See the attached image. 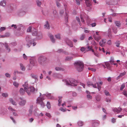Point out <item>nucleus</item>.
Instances as JSON below:
<instances>
[{
	"mask_svg": "<svg viewBox=\"0 0 127 127\" xmlns=\"http://www.w3.org/2000/svg\"><path fill=\"white\" fill-rule=\"evenodd\" d=\"M55 37L57 39H58L59 40L61 39V37L59 33H58L57 34L55 35Z\"/></svg>",
	"mask_w": 127,
	"mask_h": 127,
	"instance_id": "nucleus-33",
	"label": "nucleus"
},
{
	"mask_svg": "<svg viewBox=\"0 0 127 127\" xmlns=\"http://www.w3.org/2000/svg\"><path fill=\"white\" fill-rule=\"evenodd\" d=\"M32 110L29 109V114H28V115L29 116H30L31 115L32 113Z\"/></svg>",
	"mask_w": 127,
	"mask_h": 127,
	"instance_id": "nucleus-51",
	"label": "nucleus"
},
{
	"mask_svg": "<svg viewBox=\"0 0 127 127\" xmlns=\"http://www.w3.org/2000/svg\"><path fill=\"white\" fill-rule=\"evenodd\" d=\"M83 17H84L83 16L82 14H81L80 18H81V21L83 23H85V21H84V20L83 19Z\"/></svg>",
	"mask_w": 127,
	"mask_h": 127,
	"instance_id": "nucleus-43",
	"label": "nucleus"
},
{
	"mask_svg": "<svg viewBox=\"0 0 127 127\" xmlns=\"http://www.w3.org/2000/svg\"><path fill=\"white\" fill-rule=\"evenodd\" d=\"M113 32L115 33H116L117 32V28L115 26H113L112 28Z\"/></svg>",
	"mask_w": 127,
	"mask_h": 127,
	"instance_id": "nucleus-24",
	"label": "nucleus"
},
{
	"mask_svg": "<svg viewBox=\"0 0 127 127\" xmlns=\"http://www.w3.org/2000/svg\"><path fill=\"white\" fill-rule=\"evenodd\" d=\"M20 99L21 101H20L19 102V105L21 106H24L26 102V100L23 99L22 98H20Z\"/></svg>",
	"mask_w": 127,
	"mask_h": 127,
	"instance_id": "nucleus-8",
	"label": "nucleus"
},
{
	"mask_svg": "<svg viewBox=\"0 0 127 127\" xmlns=\"http://www.w3.org/2000/svg\"><path fill=\"white\" fill-rule=\"evenodd\" d=\"M2 95L3 97H7L8 96V94L7 93H3L2 94Z\"/></svg>",
	"mask_w": 127,
	"mask_h": 127,
	"instance_id": "nucleus-35",
	"label": "nucleus"
},
{
	"mask_svg": "<svg viewBox=\"0 0 127 127\" xmlns=\"http://www.w3.org/2000/svg\"><path fill=\"white\" fill-rule=\"evenodd\" d=\"M105 65L106 66L107 68L109 70H110V66L109 64L108 63L106 62L105 63Z\"/></svg>",
	"mask_w": 127,
	"mask_h": 127,
	"instance_id": "nucleus-29",
	"label": "nucleus"
},
{
	"mask_svg": "<svg viewBox=\"0 0 127 127\" xmlns=\"http://www.w3.org/2000/svg\"><path fill=\"white\" fill-rule=\"evenodd\" d=\"M85 36V35H84V34L82 35L80 37V39L81 40H83L84 39V38Z\"/></svg>",
	"mask_w": 127,
	"mask_h": 127,
	"instance_id": "nucleus-59",
	"label": "nucleus"
},
{
	"mask_svg": "<svg viewBox=\"0 0 127 127\" xmlns=\"http://www.w3.org/2000/svg\"><path fill=\"white\" fill-rule=\"evenodd\" d=\"M105 93L106 95H110V94L109 92L106 90H105Z\"/></svg>",
	"mask_w": 127,
	"mask_h": 127,
	"instance_id": "nucleus-64",
	"label": "nucleus"
},
{
	"mask_svg": "<svg viewBox=\"0 0 127 127\" xmlns=\"http://www.w3.org/2000/svg\"><path fill=\"white\" fill-rule=\"evenodd\" d=\"M9 110L12 112L15 111L16 110L14 109H13L10 106L8 108Z\"/></svg>",
	"mask_w": 127,
	"mask_h": 127,
	"instance_id": "nucleus-48",
	"label": "nucleus"
},
{
	"mask_svg": "<svg viewBox=\"0 0 127 127\" xmlns=\"http://www.w3.org/2000/svg\"><path fill=\"white\" fill-rule=\"evenodd\" d=\"M20 65L21 70L23 71H25V67L23 64H20Z\"/></svg>",
	"mask_w": 127,
	"mask_h": 127,
	"instance_id": "nucleus-30",
	"label": "nucleus"
},
{
	"mask_svg": "<svg viewBox=\"0 0 127 127\" xmlns=\"http://www.w3.org/2000/svg\"><path fill=\"white\" fill-rule=\"evenodd\" d=\"M13 85L16 87H18L19 84L16 82H14L13 83Z\"/></svg>",
	"mask_w": 127,
	"mask_h": 127,
	"instance_id": "nucleus-44",
	"label": "nucleus"
},
{
	"mask_svg": "<svg viewBox=\"0 0 127 127\" xmlns=\"http://www.w3.org/2000/svg\"><path fill=\"white\" fill-rule=\"evenodd\" d=\"M115 61L114 58L112 57H111V58L110 60V63H111V62H114Z\"/></svg>",
	"mask_w": 127,
	"mask_h": 127,
	"instance_id": "nucleus-62",
	"label": "nucleus"
},
{
	"mask_svg": "<svg viewBox=\"0 0 127 127\" xmlns=\"http://www.w3.org/2000/svg\"><path fill=\"white\" fill-rule=\"evenodd\" d=\"M73 57H72L67 56L66 57L65 60L66 61H69L72 60Z\"/></svg>",
	"mask_w": 127,
	"mask_h": 127,
	"instance_id": "nucleus-31",
	"label": "nucleus"
},
{
	"mask_svg": "<svg viewBox=\"0 0 127 127\" xmlns=\"http://www.w3.org/2000/svg\"><path fill=\"white\" fill-rule=\"evenodd\" d=\"M10 35V34L8 32H6L4 34V36L5 37H9Z\"/></svg>",
	"mask_w": 127,
	"mask_h": 127,
	"instance_id": "nucleus-54",
	"label": "nucleus"
},
{
	"mask_svg": "<svg viewBox=\"0 0 127 127\" xmlns=\"http://www.w3.org/2000/svg\"><path fill=\"white\" fill-rule=\"evenodd\" d=\"M125 86L124 83H123L122 84L120 88V90H122L125 87Z\"/></svg>",
	"mask_w": 127,
	"mask_h": 127,
	"instance_id": "nucleus-49",
	"label": "nucleus"
},
{
	"mask_svg": "<svg viewBox=\"0 0 127 127\" xmlns=\"http://www.w3.org/2000/svg\"><path fill=\"white\" fill-rule=\"evenodd\" d=\"M36 2L37 6H40L41 4V3L40 1L38 0H37L36 1Z\"/></svg>",
	"mask_w": 127,
	"mask_h": 127,
	"instance_id": "nucleus-40",
	"label": "nucleus"
},
{
	"mask_svg": "<svg viewBox=\"0 0 127 127\" xmlns=\"http://www.w3.org/2000/svg\"><path fill=\"white\" fill-rule=\"evenodd\" d=\"M5 75L7 77L10 78V74L8 73H6L5 74Z\"/></svg>",
	"mask_w": 127,
	"mask_h": 127,
	"instance_id": "nucleus-53",
	"label": "nucleus"
},
{
	"mask_svg": "<svg viewBox=\"0 0 127 127\" xmlns=\"http://www.w3.org/2000/svg\"><path fill=\"white\" fill-rule=\"evenodd\" d=\"M76 20L78 21V23H79L80 25V26H81V24L80 23V19L78 17H76Z\"/></svg>",
	"mask_w": 127,
	"mask_h": 127,
	"instance_id": "nucleus-46",
	"label": "nucleus"
},
{
	"mask_svg": "<svg viewBox=\"0 0 127 127\" xmlns=\"http://www.w3.org/2000/svg\"><path fill=\"white\" fill-rule=\"evenodd\" d=\"M116 46L117 47H119L120 44V42L119 41H117L116 42Z\"/></svg>",
	"mask_w": 127,
	"mask_h": 127,
	"instance_id": "nucleus-61",
	"label": "nucleus"
},
{
	"mask_svg": "<svg viewBox=\"0 0 127 127\" xmlns=\"http://www.w3.org/2000/svg\"><path fill=\"white\" fill-rule=\"evenodd\" d=\"M5 28L4 27H1L0 29V32L4 31L5 30Z\"/></svg>",
	"mask_w": 127,
	"mask_h": 127,
	"instance_id": "nucleus-58",
	"label": "nucleus"
},
{
	"mask_svg": "<svg viewBox=\"0 0 127 127\" xmlns=\"http://www.w3.org/2000/svg\"><path fill=\"white\" fill-rule=\"evenodd\" d=\"M86 5L87 6L89 7L91 5V2L89 0H85Z\"/></svg>",
	"mask_w": 127,
	"mask_h": 127,
	"instance_id": "nucleus-19",
	"label": "nucleus"
},
{
	"mask_svg": "<svg viewBox=\"0 0 127 127\" xmlns=\"http://www.w3.org/2000/svg\"><path fill=\"white\" fill-rule=\"evenodd\" d=\"M44 27L45 29H50V27L49 24L47 21L46 22V24L44 26Z\"/></svg>",
	"mask_w": 127,
	"mask_h": 127,
	"instance_id": "nucleus-17",
	"label": "nucleus"
},
{
	"mask_svg": "<svg viewBox=\"0 0 127 127\" xmlns=\"http://www.w3.org/2000/svg\"><path fill=\"white\" fill-rule=\"evenodd\" d=\"M40 96L36 99V103L40 105L41 106L43 107L45 106V104L43 102V100H44V98L43 97H40L42 95L40 93Z\"/></svg>",
	"mask_w": 127,
	"mask_h": 127,
	"instance_id": "nucleus-5",
	"label": "nucleus"
},
{
	"mask_svg": "<svg viewBox=\"0 0 127 127\" xmlns=\"http://www.w3.org/2000/svg\"><path fill=\"white\" fill-rule=\"evenodd\" d=\"M123 93L124 95H125L127 97V91L124 90L123 91Z\"/></svg>",
	"mask_w": 127,
	"mask_h": 127,
	"instance_id": "nucleus-57",
	"label": "nucleus"
},
{
	"mask_svg": "<svg viewBox=\"0 0 127 127\" xmlns=\"http://www.w3.org/2000/svg\"><path fill=\"white\" fill-rule=\"evenodd\" d=\"M60 110L63 112H64L66 111V109H64L62 107H61L60 108Z\"/></svg>",
	"mask_w": 127,
	"mask_h": 127,
	"instance_id": "nucleus-63",
	"label": "nucleus"
},
{
	"mask_svg": "<svg viewBox=\"0 0 127 127\" xmlns=\"http://www.w3.org/2000/svg\"><path fill=\"white\" fill-rule=\"evenodd\" d=\"M53 16L55 18H57L58 17V13L56 10H54L52 12Z\"/></svg>",
	"mask_w": 127,
	"mask_h": 127,
	"instance_id": "nucleus-16",
	"label": "nucleus"
},
{
	"mask_svg": "<svg viewBox=\"0 0 127 127\" xmlns=\"http://www.w3.org/2000/svg\"><path fill=\"white\" fill-rule=\"evenodd\" d=\"M30 76L33 78L35 79V82H36L38 80L37 76L34 74L32 73L30 74Z\"/></svg>",
	"mask_w": 127,
	"mask_h": 127,
	"instance_id": "nucleus-9",
	"label": "nucleus"
},
{
	"mask_svg": "<svg viewBox=\"0 0 127 127\" xmlns=\"http://www.w3.org/2000/svg\"><path fill=\"white\" fill-rule=\"evenodd\" d=\"M87 97L88 99H91L92 98V96L89 94L87 95Z\"/></svg>",
	"mask_w": 127,
	"mask_h": 127,
	"instance_id": "nucleus-60",
	"label": "nucleus"
},
{
	"mask_svg": "<svg viewBox=\"0 0 127 127\" xmlns=\"http://www.w3.org/2000/svg\"><path fill=\"white\" fill-rule=\"evenodd\" d=\"M55 69L57 71H64V68H62L57 67L55 68Z\"/></svg>",
	"mask_w": 127,
	"mask_h": 127,
	"instance_id": "nucleus-25",
	"label": "nucleus"
},
{
	"mask_svg": "<svg viewBox=\"0 0 127 127\" xmlns=\"http://www.w3.org/2000/svg\"><path fill=\"white\" fill-rule=\"evenodd\" d=\"M58 1H56V4L58 7H60L61 6V4Z\"/></svg>",
	"mask_w": 127,
	"mask_h": 127,
	"instance_id": "nucleus-50",
	"label": "nucleus"
},
{
	"mask_svg": "<svg viewBox=\"0 0 127 127\" xmlns=\"http://www.w3.org/2000/svg\"><path fill=\"white\" fill-rule=\"evenodd\" d=\"M35 61V59L34 57H31L30 59V63L34 65V63Z\"/></svg>",
	"mask_w": 127,
	"mask_h": 127,
	"instance_id": "nucleus-11",
	"label": "nucleus"
},
{
	"mask_svg": "<svg viewBox=\"0 0 127 127\" xmlns=\"http://www.w3.org/2000/svg\"><path fill=\"white\" fill-rule=\"evenodd\" d=\"M45 95L49 99H54V97L51 96V94H46Z\"/></svg>",
	"mask_w": 127,
	"mask_h": 127,
	"instance_id": "nucleus-23",
	"label": "nucleus"
},
{
	"mask_svg": "<svg viewBox=\"0 0 127 127\" xmlns=\"http://www.w3.org/2000/svg\"><path fill=\"white\" fill-rule=\"evenodd\" d=\"M5 46L7 52H9L10 51V49L8 47V46L7 44L5 43Z\"/></svg>",
	"mask_w": 127,
	"mask_h": 127,
	"instance_id": "nucleus-21",
	"label": "nucleus"
},
{
	"mask_svg": "<svg viewBox=\"0 0 127 127\" xmlns=\"http://www.w3.org/2000/svg\"><path fill=\"white\" fill-rule=\"evenodd\" d=\"M94 37L95 40L98 41L100 39V36L99 35H97V36H94Z\"/></svg>",
	"mask_w": 127,
	"mask_h": 127,
	"instance_id": "nucleus-34",
	"label": "nucleus"
},
{
	"mask_svg": "<svg viewBox=\"0 0 127 127\" xmlns=\"http://www.w3.org/2000/svg\"><path fill=\"white\" fill-rule=\"evenodd\" d=\"M88 86H92L93 87L95 88H97L96 84L95 83L94 84L91 81H88L87 82Z\"/></svg>",
	"mask_w": 127,
	"mask_h": 127,
	"instance_id": "nucleus-10",
	"label": "nucleus"
},
{
	"mask_svg": "<svg viewBox=\"0 0 127 127\" xmlns=\"http://www.w3.org/2000/svg\"><path fill=\"white\" fill-rule=\"evenodd\" d=\"M114 23L116 26L118 28H120L121 27V24L120 21H114Z\"/></svg>",
	"mask_w": 127,
	"mask_h": 127,
	"instance_id": "nucleus-13",
	"label": "nucleus"
},
{
	"mask_svg": "<svg viewBox=\"0 0 127 127\" xmlns=\"http://www.w3.org/2000/svg\"><path fill=\"white\" fill-rule=\"evenodd\" d=\"M96 84L97 85V89H98V91H100L101 88V87L99 85L97 82H96Z\"/></svg>",
	"mask_w": 127,
	"mask_h": 127,
	"instance_id": "nucleus-55",
	"label": "nucleus"
},
{
	"mask_svg": "<svg viewBox=\"0 0 127 127\" xmlns=\"http://www.w3.org/2000/svg\"><path fill=\"white\" fill-rule=\"evenodd\" d=\"M6 4V2L5 0H3L0 2V5L3 6H5Z\"/></svg>",
	"mask_w": 127,
	"mask_h": 127,
	"instance_id": "nucleus-22",
	"label": "nucleus"
},
{
	"mask_svg": "<svg viewBox=\"0 0 127 127\" xmlns=\"http://www.w3.org/2000/svg\"><path fill=\"white\" fill-rule=\"evenodd\" d=\"M64 81L67 85L73 86H76L77 85V84H76V81L73 79L71 78L68 80H65Z\"/></svg>",
	"mask_w": 127,
	"mask_h": 127,
	"instance_id": "nucleus-2",
	"label": "nucleus"
},
{
	"mask_svg": "<svg viewBox=\"0 0 127 127\" xmlns=\"http://www.w3.org/2000/svg\"><path fill=\"white\" fill-rule=\"evenodd\" d=\"M22 27H23V26L22 24L19 25L17 26V28L19 30H20Z\"/></svg>",
	"mask_w": 127,
	"mask_h": 127,
	"instance_id": "nucleus-37",
	"label": "nucleus"
},
{
	"mask_svg": "<svg viewBox=\"0 0 127 127\" xmlns=\"http://www.w3.org/2000/svg\"><path fill=\"white\" fill-rule=\"evenodd\" d=\"M37 38L38 39H40L42 37V35L41 33L40 32L37 33Z\"/></svg>",
	"mask_w": 127,
	"mask_h": 127,
	"instance_id": "nucleus-20",
	"label": "nucleus"
},
{
	"mask_svg": "<svg viewBox=\"0 0 127 127\" xmlns=\"http://www.w3.org/2000/svg\"><path fill=\"white\" fill-rule=\"evenodd\" d=\"M25 12L23 11L20 12L19 13V15L20 16H22L25 15Z\"/></svg>",
	"mask_w": 127,
	"mask_h": 127,
	"instance_id": "nucleus-38",
	"label": "nucleus"
},
{
	"mask_svg": "<svg viewBox=\"0 0 127 127\" xmlns=\"http://www.w3.org/2000/svg\"><path fill=\"white\" fill-rule=\"evenodd\" d=\"M78 124L79 126H82L83 125V123L82 122L79 121L78 123Z\"/></svg>",
	"mask_w": 127,
	"mask_h": 127,
	"instance_id": "nucleus-47",
	"label": "nucleus"
},
{
	"mask_svg": "<svg viewBox=\"0 0 127 127\" xmlns=\"http://www.w3.org/2000/svg\"><path fill=\"white\" fill-rule=\"evenodd\" d=\"M32 27L31 26H29L27 30V32H32Z\"/></svg>",
	"mask_w": 127,
	"mask_h": 127,
	"instance_id": "nucleus-39",
	"label": "nucleus"
},
{
	"mask_svg": "<svg viewBox=\"0 0 127 127\" xmlns=\"http://www.w3.org/2000/svg\"><path fill=\"white\" fill-rule=\"evenodd\" d=\"M35 39H33L32 40H31L29 36L27 35L26 37V40L28 42V43L27 44V45L28 46V48L30 47L31 45L33 44V46H35L36 45V43L35 42L34 40Z\"/></svg>",
	"mask_w": 127,
	"mask_h": 127,
	"instance_id": "nucleus-3",
	"label": "nucleus"
},
{
	"mask_svg": "<svg viewBox=\"0 0 127 127\" xmlns=\"http://www.w3.org/2000/svg\"><path fill=\"white\" fill-rule=\"evenodd\" d=\"M24 89L29 95H30V92H33L35 90L34 88L32 86H31L30 87L27 86L24 88Z\"/></svg>",
	"mask_w": 127,
	"mask_h": 127,
	"instance_id": "nucleus-6",
	"label": "nucleus"
},
{
	"mask_svg": "<svg viewBox=\"0 0 127 127\" xmlns=\"http://www.w3.org/2000/svg\"><path fill=\"white\" fill-rule=\"evenodd\" d=\"M34 65L31 64L30 63V64L28 65V70H31Z\"/></svg>",
	"mask_w": 127,
	"mask_h": 127,
	"instance_id": "nucleus-32",
	"label": "nucleus"
},
{
	"mask_svg": "<svg viewBox=\"0 0 127 127\" xmlns=\"http://www.w3.org/2000/svg\"><path fill=\"white\" fill-rule=\"evenodd\" d=\"M113 110L115 112L119 113L122 111V109L120 108H118V109L115 108L113 109Z\"/></svg>",
	"mask_w": 127,
	"mask_h": 127,
	"instance_id": "nucleus-12",
	"label": "nucleus"
},
{
	"mask_svg": "<svg viewBox=\"0 0 127 127\" xmlns=\"http://www.w3.org/2000/svg\"><path fill=\"white\" fill-rule=\"evenodd\" d=\"M74 65L76 69L79 72L82 71L84 68V64L82 62L79 61L75 62Z\"/></svg>",
	"mask_w": 127,
	"mask_h": 127,
	"instance_id": "nucleus-1",
	"label": "nucleus"
},
{
	"mask_svg": "<svg viewBox=\"0 0 127 127\" xmlns=\"http://www.w3.org/2000/svg\"><path fill=\"white\" fill-rule=\"evenodd\" d=\"M98 125V123L97 122H94L92 126L94 127H95L97 126Z\"/></svg>",
	"mask_w": 127,
	"mask_h": 127,
	"instance_id": "nucleus-45",
	"label": "nucleus"
},
{
	"mask_svg": "<svg viewBox=\"0 0 127 127\" xmlns=\"http://www.w3.org/2000/svg\"><path fill=\"white\" fill-rule=\"evenodd\" d=\"M23 56L24 60H26L27 59V57L25 54H23Z\"/></svg>",
	"mask_w": 127,
	"mask_h": 127,
	"instance_id": "nucleus-52",
	"label": "nucleus"
},
{
	"mask_svg": "<svg viewBox=\"0 0 127 127\" xmlns=\"http://www.w3.org/2000/svg\"><path fill=\"white\" fill-rule=\"evenodd\" d=\"M46 106L48 109H50L51 108V106L50 102L48 101L47 102V103L46 104Z\"/></svg>",
	"mask_w": 127,
	"mask_h": 127,
	"instance_id": "nucleus-41",
	"label": "nucleus"
},
{
	"mask_svg": "<svg viewBox=\"0 0 127 127\" xmlns=\"http://www.w3.org/2000/svg\"><path fill=\"white\" fill-rule=\"evenodd\" d=\"M25 89H24L23 88H21L20 90V94L21 95H23L25 93Z\"/></svg>",
	"mask_w": 127,
	"mask_h": 127,
	"instance_id": "nucleus-27",
	"label": "nucleus"
},
{
	"mask_svg": "<svg viewBox=\"0 0 127 127\" xmlns=\"http://www.w3.org/2000/svg\"><path fill=\"white\" fill-rule=\"evenodd\" d=\"M106 41L105 40L102 39L99 42L100 45L102 47L104 46L105 44L106 43Z\"/></svg>",
	"mask_w": 127,
	"mask_h": 127,
	"instance_id": "nucleus-18",
	"label": "nucleus"
},
{
	"mask_svg": "<svg viewBox=\"0 0 127 127\" xmlns=\"http://www.w3.org/2000/svg\"><path fill=\"white\" fill-rule=\"evenodd\" d=\"M46 58L45 57L40 56L39 57L38 59V62L40 65L44 66L46 62Z\"/></svg>",
	"mask_w": 127,
	"mask_h": 127,
	"instance_id": "nucleus-4",
	"label": "nucleus"
},
{
	"mask_svg": "<svg viewBox=\"0 0 127 127\" xmlns=\"http://www.w3.org/2000/svg\"><path fill=\"white\" fill-rule=\"evenodd\" d=\"M64 10H61L60 11V14L62 16L64 13Z\"/></svg>",
	"mask_w": 127,
	"mask_h": 127,
	"instance_id": "nucleus-42",
	"label": "nucleus"
},
{
	"mask_svg": "<svg viewBox=\"0 0 127 127\" xmlns=\"http://www.w3.org/2000/svg\"><path fill=\"white\" fill-rule=\"evenodd\" d=\"M59 99L58 100V105L59 106H60L61 105V103L62 101V96H59Z\"/></svg>",
	"mask_w": 127,
	"mask_h": 127,
	"instance_id": "nucleus-28",
	"label": "nucleus"
},
{
	"mask_svg": "<svg viewBox=\"0 0 127 127\" xmlns=\"http://www.w3.org/2000/svg\"><path fill=\"white\" fill-rule=\"evenodd\" d=\"M49 37L50 38L52 42L54 43L55 42V40L54 38V36L52 34L49 35Z\"/></svg>",
	"mask_w": 127,
	"mask_h": 127,
	"instance_id": "nucleus-26",
	"label": "nucleus"
},
{
	"mask_svg": "<svg viewBox=\"0 0 127 127\" xmlns=\"http://www.w3.org/2000/svg\"><path fill=\"white\" fill-rule=\"evenodd\" d=\"M65 41L66 43L70 47H73V45L72 42L69 39L66 38L65 39Z\"/></svg>",
	"mask_w": 127,
	"mask_h": 127,
	"instance_id": "nucleus-7",
	"label": "nucleus"
},
{
	"mask_svg": "<svg viewBox=\"0 0 127 127\" xmlns=\"http://www.w3.org/2000/svg\"><path fill=\"white\" fill-rule=\"evenodd\" d=\"M32 32L33 35L36 36L37 34L38 31L36 30L33 28L32 29Z\"/></svg>",
	"mask_w": 127,
	"mask_h": 127,
	"instance_id": "nucleus-14",
	"label": "nucleus"
},
{
	"mask_svg": "<svg viewBox=\"0 0 127 127\" xmlns=\"http://www.w3.org/2000/svg\"><path fill=\"white\" fill-rule=\"evenodd\" d=\"M88 69L89 70H91L94 72H95L96 71V69L94 68L89 67L88 68Z\"/></svg>",
	"mask_w": 127,
	"mask_h": 127,
	"instance_id": "nucleus-56",
	"label": "nucleus"
},
{
	"mask_svg": "<svg viewBox=\"0 0 127 127\" xmlns=\"http://www.w3.org/2000/svg\"><path fill=\"white\" fill-rule=\"evenodd\" d=\"M4 45L3 44L0 43V52H2L3 50V47Z\"/></svg>",
	"mask_w": 127,
	"mask_h": 127,
	"instance_id": "nucleus-36",
	"label": "nucleus"
},
{
	"mask_svg": "<svg viewBox=\"0 0 127 127\" xmlns=\"http://www.w3.org/2000/svg\"><path fill=\"white\" fill-rule=\"evenodd\" d=\"M9 102L11 103L12 104L16 106L17 105V103L12 98H10L9 99Z\"/></svg>",
	"mask_w": 127,
	"mask_h": 127,
	"instance_id": "nucleus-15",
	"label": "nucleus"
}]
</instances>
